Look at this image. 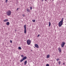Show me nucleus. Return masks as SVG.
<instances>
[{"label":"nucleus","mask_w":66,"mask_h":66,"mask_svg":"<svg viewBox=\"0 0 66 66\" xmlns=\"http://www.w3.org/2000/svg\"><path fill=\"white\" fill-rule=\"evenodd\" d=\"M30 10H31L32 9V7H30Z\"/></svg>","instance_id":"23"},{"label":"nucleus","mask_w":66,"mask_h":66,"mask_svg":"<svg viewBox=\"0 0 66 66\" xmlns=\"http://www.w3.org/2000/svg\"><path fill=\"white\" fill-rule=\"evenodd\" d=\"M24 33L25 34H26V31H27V30H26V25H25L24 26Z\"/></svg>","instance_id":"4"},{"label":"nucleus","mask_w":66,"mask_h":66,"mask_svg":"<svg viewBox=\"0 0 66 66\" xmlns=\"http://www.w3.org/2000/svg\"><path fill=\"white\" fill-rule=\"evenodd\" d=\"M42 1H44V0H42Z\"/></svg>","instance_id":"30"},{"label":"nucleus","mask_w":66,"mask_h":66,"mask_svg":"<svg viewBox=\"0 0 66 66\" xmlns=\"http://www.w3.org/2000/svg\"><path fill=\"white\" fill-rule=\"evenodd\" d=\"M58 50L59 52H62V50L60 47L58 48Z\"/></svg>","instance_id":"6"},{"label":"nucleus","mask_w":66,"mask_h":66,"mask_svg":"<svg viewBox=\"0 0 66 66\" xmlns=\"http://www.w3.org/2000/svg\"><path fill=\"white\" fill-rule=\"evenodd\" d=\"M35 46L36 48H39V46H38V44H35Z\"/></svg>","instance_id":"5"},{"label":"nucleus","mask_w":66,"mask_h":66,"mask_svg":"<svg viewBox=\"0 0 66 66\" xmlns=\"http://www.w3.org/2000/svg\"><path fill=\"white\" fill-rule=\"evenodd\" d=\"M7 14V16H10L11 15V11L10 10H9L6 12Z\"/></svg>","instance_id":"2"},{"label":"nucleus","mask_w":66,"mask_h":66,"mask_svg":"<svg viewBox=\"0 0 66 66\" xmlns=\"http://www.w3.org/2000/svg\"><path fill=\"white\" fill-rule=\"evenodd\" d=\"M15 31L16 32V30H15Z\"/></svg>","instance_id":"31"},{"label":"nucleus","mask_w":66,"mask_h":66,"mask_svg":"<svg viewBox=\"0 0 66 66\" xmlns=\"http://www.w3.org/2000/svg\"><path fill=\"white\" fill-rule=\"evenodd\" d=\"M24 60H23V58H22V59L20 61V62H22Z\"/></svg>","instance_id":"14"},{"label":"nucleus","mask_w":66,"mask_h":66,"mask_svg":"<svg viewBox=\"0 0 66 66\" xmlns=\"http://www.w3.org/2000/svg\"><path fill=\"white\" fill-rule=\"evenodd\" d=\"M6 24L7 26H9L10 24V22H7L6 23Z\"/></svg>","instance_id":"10"},{"label":"nucleus","mask_w":66,"mask_h":66,"mask_svg":"<svg viewBox=\"0 0 66 66\" xmlns=\"http://www.w3.org/2000/svg\"><path fill=\"white\" fill-rule=\"evenodd\" d=\"M18 8H17L16 10L18 11Z\"/></svg>","instance_id":"29"},{"label":"nucleus","mask_w":66,"mask_h":66,"mask_svg":"<svg viewBox=\"0 0 66 66\" xmlns=\"http://www.w3.org/2000/svg\"><path fill=\"white\" fill-rule=\"evenodd\" d=\"M51 26V23H50V22H49V26L50 27Z\"/></svg>","instance_id":"15"},{"label":"nucleus","mask_w":66,"mask_h":66,"mask_svg":"<svg viewBox=\"0 0 66 66\" xmlns=\"http://www.w3.org/2000/svg\"><path fill=\"white\" fill-rule=\"evenodd\" d=\"M45 0V1H46V0Z\"/></svg>","instance_id":"32"},{"label":"nucleus","mask_w":66,"mask_h":66,"mask_svg":"<svg viewBox=\"0 0 66 66\" xmlns=\"http://www.w3.org/2000/svg\"><path fill=\"white\" fill-rule=\"evenodd\" d=\"M18 49L19 50H20V49H21V48L20 47H18Z\"/></svg>","instance_id":"18"},{"label":"nucleus","mask_w":66,"mask_h":66,"mask_svg":"<svg viewBox=\"0 0 66 66\" xmlns=\"http://www.w3.org/2000/svg\"><path fill=\"white\" fill-rule=\"evenodd\" d=\"M7 1H8V0H6L5 2L6 3L7 2Z\"/></svg>","instance_id":"24"},{"label":"nucleus","mask_w":66,"mask_h":66,"mask_svg":"<svg viewBox=\"0 0 66 66\" xmlns=\"http://www.w3.org/2000/svg\"><path fill=\"white\" fill-rule=\"evenodd\" d=\"M59 60H60V59H56V60L57 61H58Z\"/></svg>","instance_id":"19"},{"label":"nucleus","mask_w":66,"mask_h":66,"mask_svg":"<svg viewBox=\"0 0 66 66\" xmlns=\"http://www.w3.org/2000/svg\"><path fill=\"white\" fill-rule=\"evenodd\" d=\"M61 44L63 45H64H64L65 44V43L64 42H63Z\"/></svg>","instance_id":"11"},{"label":"nucleus","mask_w":66,"mask_h":66,"mask_svg":"<svg viewBox=\"0 0 66 66\" xmlns=\"http://www.w3.org/2000/svg\"><path fill=\"white\" fill-rule=\"evenodd\" d=\"M21 57H23L24 56H23V55H21Z\"/></svg>","instance_id":"22"},{"label":"nucleus","mask_w":66,"mask_h":66,"mask_svg":"<svg viewBox=\"0 0 66 66\" xmlns=\"http://www.w3.org/2000/svg\"><path fill=\"white\" fill-rule=\"evenodd\" d=\"M10 43H12V41L11 40H10Z\"/></svg>","instance_id":"25"},{"label":"nucleus","mask_w":66,"mask_h":66,"mask_svg":"<svg viewBox=\"0 0 66 66\" xmlns=\"http://www.w3.org/2000/svg\"><path fill=\"white\" fill-rule=\"evenodd\" d=\"M63 19L64 18H62L61 21H60L59 23V27H61L62 25V24H63Z\"/></svg>","instance_id":"1"},{"label":"nucleus","mask_w":66,"mask_h":66,"mask_svg":"<svg viewBox=\"0 0 66 66\" xmlns=\"http://www.w3.org/2000/svg\"><path fill=\"white\" fill-rule=\"evenodd\" d=\"M63 65H65V63H63Z\"/></svg>","instance_id":"28"},{"label":"nucleus","mask_w":66,"mask_h":66,"mask_svg":"<svg viewBox=\"0 0 66 66\" xmlns=\"http://www.w3.org/2000/svg\"><path fill=\"white\" fill-rule=\"evenodd\" d=\"M27 12H29V13H30V9H27Z\"/></svg>","instance_id":"8"},{"label":"nucleus","mask_w":66,"mask_h":66,"mask_svg":"<svg viewBox=\"0 0 66 66\" xmlns=\"http://www.w3.org/2000/svg\"><path fill=\"white\" fill-rule=\"evenodd\" d=\"M22 16L23 17H24V14H22Z\"/></svg>","instance_id":"26"},{"label":"nucleus","mask_w":66,"mask_h":66,"mask_svg":"<svg viewBox=\"0 0 66 66\" xmlns=\"http://www.w3.org/2000/svg\"><path fill=\"white\" fill-rule=\"evenodd\" d=\"M34 48H35V47H34Z\"/></svg>","instance_id":"33"},{"label":"nucleus","mask_w":66,"mask_h":66,"mask_svg":"<svg viewBox=\"0 0 66 66\" xmlns=\"http://www.w3.org/2000/svg\"><path fill=\"white\" fill-rule=\"evenodd\" d=\"M27 61H26L25 62H24V64L25 65H26V64H27Z\"/></svg>","instance_id":"13"},{"label":"nucleus","mask_w":66,"mask_h":66,"mask_svg":"<svg viewBox=\"0 0 66 66\" xmlns=\"http://www.w3.org/2000/svg\"><path fill=\"white\" fill-rule=\"evenodd\" d=\"M64 45L61 44V47H62V48H63V47H64Z\"/></svg>","instance_id":"16"},{"label":"nucleus","mask_w":66,"mask_h":66,"mask_svg":"<svg viewBox=\"0 0 66 66\" xmlns=\"http://www.w3.org/2000/svg\"><path fill=\"white\" fill-rule=\"evenodd\" d=\"M32 21L33 22H35V20H32Z\"/></svg>","instance_id":"17"},{"label":"nucleus","mask_w":66,"mask_h":66,"mask_svg":"<svg viewBox=\"0 0 66 66\" xmlns=\"http://www.w3.org/2000/svg\"><path fill=\"white\" fill-rule=\"evenodd\" d=\"M9 21V20L8 19H6L3 20L4 22H7V21Z\"/></svg>","instance_id":"7"},{"label":"nucleus","mask_w":66,"mask_h":66,"mask_svg":"<svg viewBox=\"0 0 66 66\" xmlns=\"http://www.w3.org/2000/svg\"><path fill=\"white\" fill-rule=\"evenodd\" d=\"M27 58V57L26 56H25V57H23V59L24 60H26V59Z\"/></svg>","instance_id":"9"},{"label":"nucleus","mask_w":66,"mask_h":66,"mask_svg":"<svg viewBox=\"0 0 66 66\" xmlns=\"http://www.w3.org/2000/svg\"><path fill=\"white\" fill-rule=\"evenodd\" d=\"M59 65H60V64H61V61H59Z\"/></svg>","instance_id":"20"},{"label":"nucleus","mask_w":66,"mask_h":66,"mask_svg":"<svg viewBox=\"0 0 66 66\" xmlns=\"http://www.w3.org/2000/svg\"><path fill=\"white\" fill-rule=\"evenodd\" d=\"M39 36H40V35H39V34L38 35V36H37V37H39Z\"/></svg>","instance_id":"27"},{"label":"nucleus","mask_w":66,"mask_h":66,"mask_svg":"<svg viewBox=\"0 0 66 66\" xmlns=\"http://www.w3.org/2000/svg\"><path fill=\"white\" fill-rule=\"evenodd\" d=\"M50 57V55L49 54L47 56V58H49Z\"/></svg>","instance_id":"12"},{"label":"nucleus","mask_w":66,"mask_h":66,"mask_svg":"<svg viewBox=\"0 0 66 66\" xmlns=\"http://www.w3.org/2000/svg\"><path fill=\"white\" fill-rule=\"evenodd\" d=\"M31 40L30 39H28L27 41V43L28 45H30L31 44Z\"/></svg>","instance_id":"3"},{"label":"nucleus","mask_w":66,"mask_h":66,"mask_svg":"<svg viewBox=\"0 0 66 66\" xmlns=\"http://www.w3.org/2000/svg\"><path fill=\"white\" fill-rule=\"evenodd\" d=\"M46 66H49V64H47L46 65Z\"/></svg>","instance_id":"21"}]
</instances>
